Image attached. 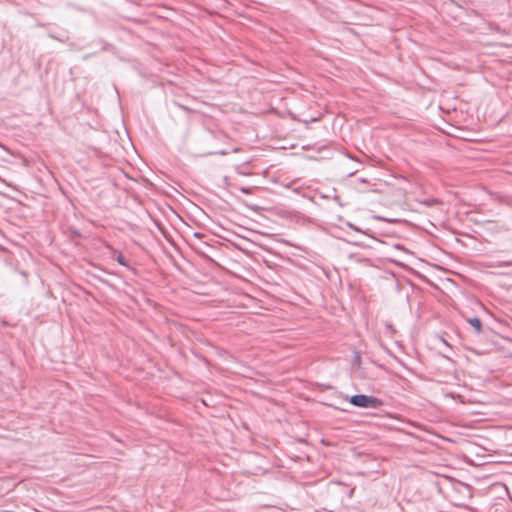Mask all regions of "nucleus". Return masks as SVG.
I'll return each instance as SVG.
<instances>
[{
	"mask_svg": "<svg viewBox=\"0 0 512 512\" xmlns=\"http://www.w3.org/2000/svg\"><path fill=\"white\" fill-rule=\"evenodd\" d=\"M358 360H360V356H359V354H358V353H356L355 361H358Z\"/></svg>",
	"mask_w": 512,
	"mask_h": 512,
	"instance_id": "9",
	"label": "nucleus"
},
{
	"mask_svg": "<svg viewBox=\"0 0 512 512\" xmlns=\"http://www.w3.org/2000/svg\"><path fill=\"white\" fill-rule=\"evenodd\" d=\"M377 219H380V220H385V221H388V219H385V218H382L381 216H378L376 217ZM394 220H389V222H393Z\"/></svg>",
	"mask_w": 512,
	"mask_h": 512,
	"instance_id": "6",
	"label": "nucleus"
},
{
	"mask_svg": "<svg viewBox=\"0 0 512 512\" xmlns=\"http://www.w3.org/2000/svg\"><path fill=\"white\" fill-rule=\"evenodd\" d=\"M467 321L474 328L477 334L482 332V322L478 317L469 318Z\"/></svg>",
	"mask_w": 512,
	"mask_h": 512,
	"instance_id": "2",
	"label": "nucleus"
},
{
	"mask_svg": "<svg viewBox=\"0 0 512 512\" xmlns=\"http://www.w3.org/2000/svg\"><path fill=\"white\" fill-rule=\"evenodd\" d=\"M115 260L117 261V263L121 266H124V267H127L128 269H131L130 265L128 264V262L125 260L123 254L121 252H119L116 257H115Z\"/></svg>",
	"mask_w": 512,
	"mask_h": 512,
	"instance_id": "3",
	"label": "nucleus"
},
{
	"mask_svg": "<svg viewBox=\"0 0 512 512\" xmlns=\"http://www.w3.org/2000/svg\"><path fill=\"white\" fill-rule=\"evenodd\" d=\"M431 203H438V200L433 199V200L428 201V204H431Z\"/></svg>",
	"mask_w": 512,
	"mask_h": 512,
	"instance_id": "7",
	"label": "nucleus"
},
{
	"mask_svg": "<svg viewBox=\"0 0 512 512\" xmlns=\"http://www.w3.org/2000/svg\"><path fill=\"white\" fill-rule=\"evenodd\" d=\"M49 37H51L52 39L58 40L60 42H65L68 39V37L64 34L55 35L53 33H49Z\"/></svg>",
	"mask_w": 512,
	"mask_h": 512,
	"instance_id": "4",
	"label": "nucleus"
},
{
	"mask_svg": "<svg viewBox=\"0 0 512 512\" xmlns=\"http://www.w3.org/2000/svg\"><path fill=\"white\" fill-rule=\"evenodd\" d=\"M348 400L353 406L360 408L378 409L383 405V400L372 395L355 394Z\"/></svg>",
	"mask_w": 512,
	"mask_h": 512,
	"instance_id": "1",
	"label": "nucleus"
},
{
	"mask_svg": "<svg viewBox=\"0 0 512 512\" xmlns=\"http://www.w3.org/2000/svg\"><path fill=\"white\" fill-rule=\"evenodd\" d=\"M320 119H321V117H320V116H318V117H312V118H310V119L302 120V122H303L306 126H308L310 123L317 122V121H319Z\"/></svg>",
	"mask_w": 512,
	"mask_h": 512,
	"instance_id": "5",
	"label": "nucleus"
},
{
	"mask_svg": "<svg viewBox=\"0 0 512 512\" xmlns=\"http://www.w3.org/2000/svg\"><path fill=\"white\" fill-rule=\"evenodd\" d=\"M431 203H438V200L433 199V200L428 201V204H431Z\"/></svg>",
	"mask_w": 512,
	"mask_h": 512,
	"instance_id": "8",
	"label": "nucleus"
}]
</instances>
